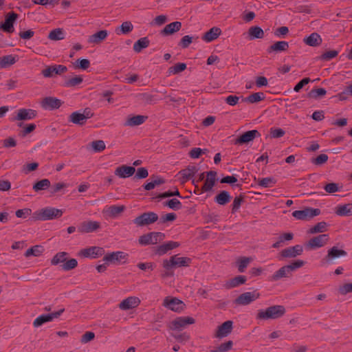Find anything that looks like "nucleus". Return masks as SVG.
<instances>
[{"label": "nucleus", "mask_w": 352, "mask_h": 352, "mask_svg": "<svg viewBox=\"0 0 352 352\" xmlns=\"http://www.w3.org/2000/svg\"><path fill=\"white\" fill-rule=\"evenodd\" d=\"M149 45L147 38L143 37L138 40L133 45V50L136 52H140L143 49L146 48Z\"/></svg>", "instance_id": "obj_38"}, {"label": "nucleus", "mask_w": 352, "mask_h": 352, "mask_svg": "<svg viewBox=\"0 0 352 352\" xmlns=\"http://www.w3.org/2000/svg\"><path fill=\"white\" fill-rule=\"evenodd\" d=\"M0 14V22H15L19 19V15L14 11H10L6 14L2 12Z\"/></svg>", "instance_id": "obj_37"}, {"label": "nucleus", "mask_w": 352, "mask_h": 352, "mask_svg": "<svg viewBox=\"0 0 352 352\" xmlns=\"http://www.w3.org/2000/svg\"><path fill=\"white\" fill-rule=\"evenodd\" d=\"M163 306L175 312L180 313L186 308L185 303L177 298L166 296L163 300Z\"/></svg>", "instance_id": "obj_5"}, {"label": "nucleus", "mask_w": 352, "mask_h": 352, "mask_svg": "<svg viewBox=\"0 0 352 352\" xmlns=\"http://www.w3.org/2000/svg\"><path fill=\"white\" fill-rule=\"evenodd\" d=\"M100 227V223L96 221L84 222L80 226V230L83 232H91Z\"/></svg>", "instance_id": "obj_30"}, {"label": "nucleus", "mask_w": 352, "mask_h": 352, "mask_svg": "<svg viewBox=\"0 0 352 352\" xmlns=\"http://www.w3.org/2000/svg\"><path fill=\"white\" fill-rule=\"evenodd\" d=\"M133 30L132 23H122L121 25L116 29L118 34H126Z\"/></svg>", "instance_id": "obj_51"}, {"label": "nucleus", "mask_w": 352, "mask_h": 352, "mask_svg": "<svg viewBox=\"0 0 352 352\" xmlns=\"http://www.w3.org/2000/svg\"><path fill=\"white\" fill-rule=\"evenodd\" d=\"M90 66V61L87 58L78 59L74 63V67L75 69H80L85 70Z\"/></svg>", "instance_id": "obj_49"}, {"label": "nucleus", "mask_w": 352, "mask_h": 352, "mask_svg": "<svg viewBox=\"0 0 352 352\" xmlns=\"http://www.w3.org/2000/svg\"><path fill=\"white\" fill-rule=\"evenodd\" d=\"M43 248L41 245H34L26 250L25 256L29 257L30 256H38L43 252Z\"/></svg>", "instance_id": "obj_40"}, {"label": "nucleus", "mask_w": 352, "mask_h": 352, "mask_svg": "<svg viewBox=\"0 0 352 352\" xmlns=\"http://www.w3.org/2000/svg\"><path fill=\"white\" fill-rule=\"evenodd\" d=\"M165 205L173 210H179L182 207V203L175 198L168 200Z\"/></svg>", "instance_id": "obj_53"}, {"label": "nucleus", "mask_w": 352, "mask_h": 352, "mask_svg": "<svg viewBox=\"0 0 352 352\" xmlns=\"http://www.w3.org/2000/svg\"><path fill=\"white\" fill-rule=\"evenodd\" d=\"M32 214V210L30 208H23L17 210L15 212L16 216L18 218H27Z\"/></svg>", "instance_id": "obj_58"}, {"label": "nucleus", "mask_w": 352, "mask_h": 352, "mask_svg": "<svg viewBox=\"0 0 352 352\" xmlns=\"http://www.w3.org/2000/svg\"><path fill=\"white\" fill-rule=\"evenodd\" d=\"M16 62V58L12 55H8L0 58V67L5 68L13 65Z\"/></svg>", "instance_id": "obj_44"}, {"label": "nucleus", "mask_w": 352, "mask_h": 352, "mask_svg": "<svg viewBox=\"0 0 352 352\" xmlns=\"http://www.w3.org/2000/svg\"><path fill=\"white\" fill-rule=\"evenodd\" d=\"M63 211L54 207H45L35 211L32 214L34 221H49L60 217Z\"/></svg>", "instance_id": "obj_1"}, {"label": "nucleus", "mask_w": 352, "mask_h": 352, "mask_svg": "<svg viewBox=\"0 0 352 352\" xmlns=\"http://www.w3.org/2000/svg\"><path fill=\"white\" fill-rule=\"evenodd\" d=\"M186 69V64L184 63H179L170 67L168 69V74L169 76L177 74Z\"/></svg>", "instance_id": "obj_39"}, {"label": "nucleus", "mask_w": 352, "mask_h": 352, "mask_svg": "<svg viewBox=\"0 0 352 352\" xmlns=\"http://www.w3.org/2000/svg\"><path fill=\"white\" fill-rule=\"evenodd\" d=\"M259 297L256 292H248L242 294L236 299V303L239 305H248L256 300Z\"/></svg>", "instance_id": "obj_15"}, {"label": "nucleus", "mask_w": 352, "mask_h": 352, "mask_svg": "<svg viewBox=\"0 0 352 352\" xmlns=\"http://www.w3.org/2000/svg\"><path fill=\"white\" fill-rule=\"evenodd\" d=\"M328 156L326 154H320L317 157L312 159L311 162L316 165H321L327 162Z\"/></svg>", "instance_id": "obj_60"}, {"label": "nucleus", "mask_w": 352, "mask_h": 352, "mask_svg": "<svg viewBox=\"0 0 352 352\" xmlns=\"http://www.w3.org/2000/svg\"><path fill=\"white\" fill-rule=\"evenodd\" d=\"M285 132L280 128H272L270 129V135L273 138H281L285 135Z\"/></svg>", "instance_id": "obj_61"}, {"label": "nucleus", "mask_w": 352, "mask_h": 352, "mask_svg": "<svg viewBox=\"0 0 352 352\" xmlns=\"http://www.w3.org/2000/svg\"><path fill=\"white\" fill-rule=\"evenodd\" d=\"M158 219L157 214L154 212H145L135 219L134 223L138 226L151 224Z\"/></svg>", "instance_id": "obj_14"}, {"label": "nucleus", "mask_w": 352, "mask_h": 352, "mask_svg": "<svg viewBox=\"0 0 352 352\" xmlns=\"http://www.w3.org/2000/svg\"><path fill=\"white\" fill-rule=\"evenodd\" d=\"M289 49V43L285 41H276L267 50L268 53L285 52Z\"/></svg>", "instance_id": "obj_27"}, {"label": "nucleus", "mask_w": 352, "mask_h": 352, "mask_svg": "<svg viewBox=\"0 0 352 352\" xmlns=\"http://www.w3.org/2000/svg\"><path fill=\"white\" fill-rule=\"evenodd\" d=\"M265 98V94L263 92H256L250 95L248 97L242 98V101L250 104L256 103Z\"/></svg>", "instance_id": "obj_33"}, {"label": "nucleus", "mask_w": 352, "mask_h": 352, "mask_svg": "<svg viewBox=\"0 0 352 352\" xmlns=\"http://www.w3.org/2000/svg\"><path fill=\"white\" fill-rule=\"evenodd\" d=\"M338 292L341 295L352 293V283H346L339 287Z\"/></svg>", "instance_id": "obj_56"}, {"label": "nucleus", "mask_w": 352, "mask_h": 352, "mask_svg": "<svg viewBox=\"0 0 352 352\" xmlns=\"http://www.w3.org/2000/svg\"><path fill=\"white\" fill-rule=\"evenodd\" d=\"M336 214L340 216H351L352 215V204L338 206L336 208Z\"/></svg>", "instance_id": "obj_34"}, {"label": "nucleus", "mask_w": 352, "mask_h": 352, "mask_svg": "<svg viewBox=\"0 0 352 352\" xmlns=\"http://www.w3.org/2000/svg\"><path fill=\"white\" fill-rule=\"evenodd\" d=\"M255 17V14L252 11H244L241 14V18L243 21L246 22H250Z\"/></svg>", "instance_id": "obj_64"}, {"label": "nucleus", "mask_w": 352, "mask_h": 352, "mask_svg": "<svg viewBox=\"0 0 352 352\" xmlns=\"http://www.w3.org/2000/svg\"><path fill=\"white\" fill-rule=\"evenodd\" d=\"M303 42L309 46L311 47H317L319 46L322 42V39L320 34L318 33L314 32L311 33L310 35L305 36L303 38Z\"/></svg>", "instance_id": "obj_24"}, {"label": "nucleus", "mask_w": 352, "mask_h": 352, "mask_svg": "<svg viewBox=\"0 0 352 352\" xmlns=\"http://www.w3.org/2000/svg\"><path fill=\"white\" fill-rule=\"evenodd\" d=\"M146 117L143 116H135L129 118L126 121L125 125L129 126H138L142 124L146 120Z\"/></svg>", "instance_id": "obj_35"}, {"label": "nucleus", "mask_w": 352, "mask_h": 352, "mask_svg": "<svg viewBox=\"0 0 352 352\" xmlns=\"http://www.w3.org/2000/svg\"><path fill=\"white\" fill-rule=\"evenodd\" d=\"M248 34L250 39L251 40L255 38H261L264 36V32L261 28L258 26H253L249 29Z\"/></svg>", "instance_id": "obj_36"}, {"label": "nucleus", "mask_w": 352, "mask_h": 352, "mask_svg": "<svg viewBox=\"0 0 352 352\" xmlns=\"http://www.w3.org/2000/svg\"><path fill=\"white\" fill-rule=\"evenodd\" d=\"M221 34V30L217 27H213L206 32L201 37L206 43H210L217 39Z\"/></svg>", "instance_id": "obj_22"}, {"label": "nucleus", "mask_w": 352, "mask_h": 352, "mask_svg": "<svg viewBox=\"0 0 352 352\" xmlns=\"http://www.w3.org/2000/svg\"><path fill=\"white\" fill-rule=\"evenodd\" d=\"M107 36L108 32L107 30H100L91 35L88 38V42L94 45L98 44L104 41Z\"/></svg>", "instance_id": "obj_28"}, {"label": "nucleus", "mask_w": 352, "mask_h": 352, "mask_svg": "<svg viewBox=\"0 0 352 352\" xmlns=\"http://www.w3.org/2000/svg\"><path fill=\"white\" fill-rule=\"evenodd\" d=\"M338 54V51L337 50H329L321 56V59L323 60H329L335 57H336Z\"/></svg>", "instance_id": "obj_59"}, {"label": "nucleus", "mask_w": 352, "mask_h": 352, "mask_svg": "<svg viewBox=\"0 0 352 352\" xmlns=\"http://www.w3.org/2000/svg\"><path fill=\"white\" fill-rule=\"evenodd\" d=\"M64 310V309H60L55 312L40 315L34 320L33 324L35 327H38L45 322L52 321L58 318L63 313Z\"/></svg>", "instance_id": "obj_9"}, {"label": "nucleus", "mask_w": 352, "mask_h": 352, "mask_svg": "<svg viewBox=\"0 0 352 352\" xmlns=\"http://www.w3.org/2000/svg\"><path fill=\"white\" fill-rule=\"evenodd\" d=\"M93 116V113L89 109H85L82 112L76 111L71 114L70 121L76 124H83L86 120Z\"/></svg>", "instance_id": "obj_12"}, {"label": "nucleus", "mask_w": 352, "mask_h": 352, "mask_svg": "<svg viewBox=\"0 0 352 352\" xmlns=\"http://www.w3.org/2000/svg\"><path fill=\"white\" fill-rule=\"evenodd\" d=\"M343 255H345L344 251L339 250L336 247H333L331 250H329L328 253V256L333 258L340 257V256Z\"/></svg>", "instance_id": "obj_57"}, {"label": "nucleus", "mask_w": 352, "mask_h": 352, "mask_svg": "<svg viewBox=\"0 0 352 352\" xmlns=\"http://www.w3.org/2000/svg\"><path fill=\"white\" fill-rule=\"evenodd\" d=\"M275 183L276 180L274 178L271 177L262 178L258 181V186L263 188L272 187L275 184Z\"/></svg>", "instance_id": "obj_50"}, {"label": "nucleus", "mask_w": 352, "mask_h": 352, "mask_svg": "<svg viewBox=\"0 0 352 352\" xmlns=\"http://www.w3.org/2000/svg\"><path fill=\"white\" fill-rule=\"evenodd\" d=\"M233 329V322L231 320H227L221 324L216 333L215 336L219 338H222L228 336Z\"/></svg>", "instance_id": "obj_16"}, {"label": "nucleus", "mask_w": 352, "mask_h": 352, "mask_svg": "<svg viewBox=\"0 0 352 352\" xmlns=\"http://www.w3.org/2000/svg\"><path fill=\"white\" fill-rule=\"evenodd\" d=\"M165 235L162 232H150L141 236L139 239V243L142 245H155L162 241Z\"/></svg>", "instance_id": "obj_7"}, {"label": "nucleus", "mask_w": 352, "mask_h": 352, "mask_svg": "<svg viewBox=\"0 0 352 352\" xmlns=\"http://www.w3.org/2000/svg\"><path fill=\"white\" fill-rule=\"evenodd\" d=\"M181 23H168L163 30L162 33L165 35L171 34L179 30Z\"/></svg>", "instance_id": "obj_48"}, {"label": "nucleus", "mask_w": 352, "mask_h": 352, "mask_svg": "<svg viewBox=\"0 0 352 352\" xmlns=\"http://www.w3.org/2000/svg\"><path fill=\"white\" fill-rule=\"evenodd\" d=\"M246 277L245 276H237L230 280L227 281L225 286L227 288H233L236 287L239 285H241L245 283L246 281Z\"/></svg>", "instance_id": "obj_32"}, {"label": "nucleus", "mask_w": 352, "mask_h": 352, "mask_svg": "<svg viewBox=\"0 0 352 352\" xmlns=\"http://www.w3.org/2000/svg\"><path fill=\"white\" fill-rule=\"evenodd\" d=\"M327 224L324 222H320L315 225L314 226L311 227L309 230V233L310 234H315L318 232H324L326 230Z\"/></svg>", "instance_id": "obj_52"}, {"label": "nucleus", "mask_w": 352, "mask_h": 352, "mask_svg": "<svg viewBox=\"0 0 352 352\" xmlns=\"http://www.w3.org/2000/svg\"><path fill=\"white\" fill-rule=\"evenodd\" d=\"M65 33L60 28H57L52 32L49 34V38L53 41L62 40L65 38Z\"/></svg>", "instance_id": "obj_43"}, {"label": "nucleus", "mask_w": 352, "mask_h": 352, "mask_svg": "<svg viewBox=\"0 0 352 352\" xmlns=\"http://www.w3.org/2000/svg\"><path fill=\"white\" fill-rule=\"evenodd\" d=\"M179 246V243L178 242L170 241L158 246L156 249V254L161 256Z\"/></svg>", "instance_id": "obj_25"}, {"label": "nucleus", "mask_w": 352, "mask_h": 352, "mask_svg": "<svg viewBox=\"0 0 352 352\" xmlns=\"http://www.w3.org/2000/svg\"><path fill=\"white\" fill-rule=\"evenodd\" d=\"M67 253L65 252H60L57 253L52 259L51 264L53 265H57L60 263H64L67 258Z\"/></svg>", "instance_id": "obj_46"}, {"label": "nucleus", "mask_w": 352, "mask_h": 352, "mask_svg": "<svg viewBox=\"0 0 352 352\" xmlns=\"http://www.w3.org/2000/svg\"><path fill=\"white\" fill-rule=\"evenodd\" d=\"M302 252V246L300 245H296L283 250L280 255L284 258H294L297 256L301 255Z\"/></svg>", "instance_id": "obj_17"}, {"label": "nucleus", "mask_w": 352, "mask_h": 352, "mask_svg": "<svg viewBox=\"0 0 352 352\" xmlns=\"http://www.w3.org/2000/svg\"><path fill=\"white\" fill-rule=\"evenodd\" d=\"M67 70V67L62 65H55L43 70L42 73L45 77H52L54 74H60Z\"/></svg>", "instance_id": "obj_20"}, {"label": "nucleus", "mask_w": 352, "mask_h": 352, "mask_svg": "<svg viewBox=\"0 0 352 352\" xmlns=\"http://www.w3.org/2000/svg\"><path fill=\"white\" fill-rule=\"evenodd\" d=\"M135 172V169L134 167L122 165L116 168L114 173L120 178H127L132 176Z\"/></svg>", "instance_id": "obj_19"}, {"label": "nucleus", "mask_w": 352, "mask_h": 352, "mask_svg": "<svg viewBox=\"0 0 352 352\" xmlns=\"http://www.w3.org/2000/svg\"><path fill=\"white\" fill-rule=\"evenodd\" d=\"M141 303V300L134 296H129L123 299L118 305V307L122 311H128L137 308Z\"/></svg>", "instance_id": "obj_10"}, {"label": "nucleus", "mask_w": 352, "mask_h": 352, "mask_svg": "<svg viewBox=\"0 0 352 352\" xmlns=\"http://www.w3.org/2000/svg\"><path fill=\"white\" fill-rule=\"evenodd\" d=\"M190 263V259L189 258L175 255L169 259L164 260L162 265L166 271H169L173 267L188 266Z\"/></svg>", "instance_id": "obj_2"}, {"label": "nucleus", "mask_w": 352, "mask_h": 352, "mask_svg": "<svg viewBox=\"0 0 352 352\" xmlns=\"http://www.w3.org/2000/svg\"><path fill=\"white\" fill-rule=\"evenodd\" d=\"M305 263L304 261L298 259L292 262L290 264L287 265L289 266L290 271L292 272L293 270L300 268L305 265Z\"/></svg>", "instance_id": "obj_63"}, {"label": "nucleus", "mask_w": 352, "mask_h": 352, "mask_svg": "<svg viewBox=\"0 0 352 352\" xmlns=\"http://www.w3.org/2000/svg\"><path fill=\"white\" fill-rule=\"evenodd\" d=\"M230 201V194L227 191H222L215 197V201L219 205H225Z\"/></svg>", "instance_id": "obj_42"}, {"label": "nucleus", "mask_w": 352, "mask_h": 352, "mask_svg": "<svg viewBox=\"0 0 352 352\" xmlns=\"http://www.w3.org/2000/svg\"><path fill=\"white\" fill-rule=\"evenodd\" d=\"M104 254L103 248L92 246L81 250L78 255L85 258H97Z\"/></svg>", "instance_id": "obj_11"}, {"label": "nucleus", "mask_w": 352, "mask_h": 352, "mask_svg": "<svg viewBox=\"0 0 352 352\" xmlns=\"http://www.w3.org/2000/svg\"><path fill=\"white\" fill-rule=\"evenodd\" d=\"M206 150L200 148H193L189 153L190 157L193 159L199 158L202 154L205 153Z\"/></svg>", "instance_id": "obj_62"}, {"label": "nucleus", "mask_w": 352, "mask_h": 352, "mask_svg": "<svg viewBox=\"0 0 352 352\" xmlns=\"http://www.w3.org/2000/svg\"><path fill=\"white\" fill-rule=\"evenodd\" d=\"M320 211L317 208H305L303 210H295L292 212V216L298 220H309L316 216L319 215Z\"/></svg>", "instance_id": "obj_8"}, {"label": "nucleus", "mask_w": 352, "mask_h": 352, "mask_svg": "<svg viewBox=\"0 0 352 352\" xmlns=\"http://www.w3.org/2000/svg\"><path fill=\"white\" fill-rule=\"evenodd\" d=\"M195 320L190 316H180L173 320L169 324V328L173 331H181L188 325L192 324Z\"/></svg>", "instance_id": "obj_6"}, {"label": "nucleus", "mask_w": 352, "mask_h": 352, "mask_svg": "<svg viewBox=\"0 0 352 352\" xmlns=\"http://www.w3.org/2000/svg\"><path fill=\"white\" fill-rule=\"evenodd\" d=\"M129 259V254L124 252L116 251L107 253L103 257V261L110 264H123L126 263Z\"/></svg>", "instance_id": "obj_4"}, {"label": "nucleus", "mask_w": 352, "mask_h": 352, "mask_svg": "<svg viewBox=\"0 0 352 352\" xmlns=\"http://www.w3.org/2000/svg\"><path fill=\"white\" fill-rule=\"evenodd\" d=\"M82 80L83 79L80 76L75 75L67 78L64 82V86L67 87H74L80 84Z\"/></svg>", "instance_id": "obj_41"}, {"label": "nucleus", "mask_w": 352, "mask_h": 352, "mask_svg": "<svg viewBox=\"0 0 352 352\" xmlns=\"http://www.w3.org/2000/svg\"><path fill=\"white\" fill-rule=\"evenodd\" d=\"M329 241V235L326 234L318 235L316 237L311 239L307 246L311 249L320 248L324 246Z\"/></svg>", "instance_id": "obj_13"}, {"label": "nucleus", "mask_w": 352, "mask_h": 352, "mask_svg": "<svg viewBox=\"0 0 352 352\" xmlns=\"http://www.w3.org/2000/svg\"><path fill=\"white\" fill-rule=\"evenodd\" d=\"M78 265V262L75 258H71L63 264L62 267L64 270H70L75 268Z\"/></svg>", "instance_id": "obj_54"}, {"label": "nucleus", "mask_w": 352, "mask_h": 352, "mask_svg": "<svg viewBox=\"0 0 352 352\" xmlns=\"http://www.w3.org/2000/svg\"><path fill=\"white\" fill-rule=\"evenodd\" d=\"M41 107L46 110L58 109L60 107L61 101L53 97H46L41 101Z\"/></svg>", "instance_id": "obj_18"}, {"label": "nucleus", "mask_w": 352, "mask_h": 352, "mask_svg": "<svg viewBox=\"0 0 352 352\" xmlns=\"http://www.w3.org/2000/svg\"><path fill=\"white\" fill-rule=\"evenodd\" d=\"M124 210L122 206H111L106 207L103 210V213L108 217H115Z\"/></svg>", "instance_id": "obj_31"}, {"label": "nucleus", "mask_w": 352, "mask_h": 352, "mask_svg": "<svg viewBox=\"0 0 352 352\" xmlns=\"http://www.w3.org/2000/svg\"><path fill=\"white\" fill-rule=\"evenodd\" d=\"M285 309L283 306L276 305L270 307L265 310H261L258 313L260 319H275L284 314Z\"/></svg>", "instance_id": "obj_3"}, {"label": "nucleus", "mask_w": 352, "mask_h": 352, "mask_svg": "<svg viewBox=\"0 0 352 352\" xmlns=\"http://www.w3.org/2000/svg\"><path fill=\"white\" fill-rule=\"evenodd\" d=\"M91 148L96 152H100L105 148V144L102 140L94 141L91 143Z\"/></svg>", "instance_id": "obj_55"}, {"label": "nucleus", "mask_w": 352, "mask_h": 352, "mask_svg": "<svg viewBox=\"0 0 352 352\" xmlns=\"http://www.w3.org/2000/svg\"><path fill=\"white\" fill-rule=\"evenodd\" d=\"M50 180L47 179H43L38 181L36 184H34L33 186V189L36 192H38L40 190L47 189V188L50 187Z\"/></svg>", "instance_id": "obj_47"}, {"label": "nucleus", "mask_w": 352, "mask_h": 352, "mask_svg": "<svg viewBox=\"0 0 352 352\" xmlns=\"http://www.w3.org/2000/svg\"><path fill=\"white\" fill-rule=\"evenodd\" d=\"M259 135L257 130L248 131L242 134L237 140L236 143L243 144L252 141L256 136Z\"/></svg>", "instance_id": "obj_26"}, {"label": "nucleus", "mask_w": 352, "mask_h": 352, "mask_svg": "<svg viewBox=\"0 0 352 352\" xmlns=\"http://www.w3.org/2000/svg\"><path fill=\"white\" fill-rule=\"evenodd\" d=\"M252 261L251 257H241L237 260L239 272H243L250 263Z\"/></svg>", "instance_id": "obj_45"}, {"label": "nucleus", "mask_w": 352, "mask_h": 352, "mask_svg": "<svg viewBox=\"0 0 352 352\" xmlns=\"http://www.w3.org/2000/svg\"><path fill=\"white\" fill-rule=\"evenodd\" d=\"M36 116V111L30 109H20L14 120H31Z\"/></svg>", "instance_id": "obj_23"}, {"label": "nucleus", "mask_w": 352, "mask_h": 352, "mask_svg": "<svg viewBox=\"0 0 352 352\" xmlns=\"http://www.w3.org/2000/svg\"><path fill=\"white\" fill-rule=\"evenodd\" d=\"M217 173L215 171H209L207 173L206 179L202 187L204 192L210 191L215 184Z\"/></svg>", "instance_id": "obj_21"}, {"label": "nucleus", "mask_w": 352, "mask_h": 352, "mask_svg": "<svg viewBox=\"0 0 352 352\" xmlns=\"http://www.w3.org/2000/svg\"><path fill=\"white\" fill-rule=\"evenodd\" d=\"M292 272L289 270V266L285 265L280 267L278 271H276L270 278L271 280L276 281L283 278L289 277L291 275Z\"/></svg>", "instance_id": "obj_29"}]
</instances>
